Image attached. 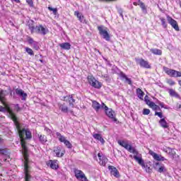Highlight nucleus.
<instances>
[{
	"instance_id": "obj_35",
	"label": "nucleus",
	"mask_w": 181,
	"mask_h": 181,
	"mask_svg": "<svg viewBox=\"0 0 181 181\" xmlns=\"http://www.w3.org/2000/svg\"><path fill=\"white\" fill-rule=\"evenodd\" d=\"M144 101H145L146 104H147V105H148V107H150L151 105L153 104V102L149 100V97H148V95L145 96Z\"/></svg>"
},
{
	"instance_id": "obj_45",
	"label": "nucleus",
	"mask_w": 181,
	"mask_h": 181,
	"mask_svg": "<svg viewBox=\"0 0 181 181\" xmlns=\"http://www.w3.org/2000/svg\"><path fill=\"white\" fill-rule=\"evenodd\" d=\"M155 115H158L159 118H163V113L162 112H156Z\"/></svg>"
},
{
	"instance_id": "obj_21",
	"label": "nucleus",
	"mask_w": 181,
	"mask_h": 181,
	"mask_svg": "<svg viewBox=\"0 0 181 181\" xmlns=\"http://www.w3.org/2000/svg\"><path fill=\"white\" fill-rule=\"evenodd\" d=\"M54 152L56 153V156H57V158H62V156H64V153H66V151L64 150L62 152V147L60 146L57 147L56 149L54 150Z\"/></svg>"
},
{
	"instance_id": "obj_10",
	"label": "nucleus",
	"mask_w": 181,
	"mask_h": 181,
	"mask_svg": "<svg viewBox=\"0 0 181 181\" xmlns=\"http://www.w3.org/2000/svg\"><path fill=\"white\" fill-rule=\"evenodd\" d=\"M98 29L100 36H103V39H105V40L110 41V34L107 29H104L103 25L98 27Z\"/></svg>"
},
{
	"instance_id": "obj_8",
	"label": "nucleus",
	"mask_w": 181,
	"mask_h": 181,
	"mask_svg": "<svg viewBox=\"0 0 181 181\" xmlns=\"http://www.w3.org/2000/svg\"><path fill=\"white\" fill-rule=\"evenodd\" d=\"M163 70L170 77H181V72L168 67H163Z\"/></svg>"
},
{
	"instance_id": "obj_44",
	"label": "nucleus",
	"mask_w": 181,
	"mask_h": 181,
	"mask_svg": "<svg viewBox=\"0 0 181 181\" xmlns=\"http://www.w3.org/2000/svg\"><path fill=\"white\" fill-rule=\"evenodd\" d=\"M167 83H168V84H169V86H175V81L172 79H168L167 81Z\"/></svg>"
},
{
	"instance_id": "obj_26",
	"label": "nucleus",
	"mask_w": 181,
	"mask_h": 181,
	"mask_svg": "<svg viewBox=\"0 0 181 181\" xmlns=\"http://www.w3.org/2000/svg\"><path fill=\"white\" fill-rule=\"evenodd\" d=\"M159 124L160 127H162V128H164V129L169 128V123L166 122V120L164 118L160 119L159 120Z\"/></svg>"
},
{
	"instance_id": "obj_18",
	"label": "nucleus",
	"mask_w": 181,
	"mask_h": 181,
	"mask_svg": "<svg viewBox=\"0 0 181 181\" xmlns=\"http://www.w3.org/2000/svg\"><path fill=\"white\" fill-rule=\"evenodd\" d=\"M108 169L109 170H110V173L111 175H113V176H115V177H119V172L118 171V170L117 169V168L112 166V165H109L108 166Z\"/></svg>"
},
{
	"instance_id": "obj_12",
	"label": "nucleus",
	"mask_w": 181,
	"mask_h": 181,
	"mask_svg": "<svg viewBox=\"0 0 181 181\" xmlns=\"http://www.w3.org/2000/svg\"><path fill=\"white\" fill-rule=\"evenodd\" d=\"M164 152H165V153H168V155L170 156L172 159H176V158H180V156L177 154H176L175 148L168 147L165 149H164Z\"/></svg>"
},
{
	"instance_id": "obj_4",
	"label": "nucleus",
	"mask_w": 181,
	"mask_h": 181,
	"mask_svg": "<svg viewBox=\"0 0 181 181\" xmlns=\"http://www.w3.org/2000/svg\"><path fill=\"white\" fill-rule=\"evenodd\" d=\"M87 78L90 86H91V87H93V88H97L98 90H99V88L103 87V83H101V82L95 79L93 76V75H88Z\"/></svg>"
},
{
	"instance_id": "obj_3",
	"label": "nucleus",
	"mask_w": 181,
	"mask_h": 181,
	"mask_svg": "<svg viewBox=\"0 0 181 181\" xmlns=\"http://www.w3.org/2000/svg\"><path fill=\"white\" fill-rule=\"evenodd\" d=\"M133 158L136 160V162L139 163V165H141L143 169H145L147 173H151V172H152V169H151V167H149L148 165H145V162L142 159V154L139 153L136 156H133Z\"/></svg>"
},
{
	"instance_id": "obj_33",
	"label": "nucleus",
	"mask_w": 181,
	"mask_h": 181,
	"mask_svg": "<svg viewBox=\"0 0 181 181\" xmlns=\"http://www.w3.org/2000/svg\"><path fill=\"white\" fill-rule=\"evenodd\" d=\"M151 52L153 53V54H156L158 56L162 55V50L160 49H151Z\"/></svg>"
},
{
	"instance_id": "obj_36",
	"label": "nucleus",
	"mask_w": 181,
	"mask_h": 181,
	"mask_svg": "<svg viewBox=\"0 0 181 181\" xmlns=\"http://www.w3.org/2000/svg\"><path fill=\"white\" fill-rule=\"evenodd\" d=\"M150 108H152L153 111H156V110H160V107L158 105H156L153 102V104L151 105Z\"/></svg>"
},
{
	"instance_id": "obj_17",
	"label": "nucleus",
	"mask_w": 181,
	"mask_h": 181,
	"mask_svg": "<svg viewBox=\"0 0 181 181\" xmlns=\"http://www.w3.org/2000/svg\"><path fill=\"white\" fill-rule=\"evenodd\" d=\"M47 166H49L51 169H54V170H57L59 169V164L57 163V160H49L47 162Z\"/></svg>"
},
{
	"instance_id": "obj_22",
	"label": "nucleus",
	"mask_w": 181,
	"mask_h": 181,
	"mask_svg": "<svg viewBox=\"0 0 181 181\" xmlns=\"http://www.w3.org/2000/svg\"><path fill=\"white\" fill-rule=\"evenodd\" d=\"M16 94L22 97V100H26V97H28V94H26L22 89H16Z\"/></svg>"
},
{
	"instance_id": "obj_1",
	"label": "nucleus",
	"mask_w": 181,
	"mask_h": 181,
	"mask_svg": "<svg viewBox=\"0 0 181 181\" xmlns=\"http://www.w3.org/2000/svg\"><path fill=\"white\" fill-rule=\"evenodd\" d=\"M16 129L18 130L19 136L21 138V144L23 149V153L24 156V172L25 175V181H30V175H29V160L28 158V148H26V142L25 141V136L26 139H30L32 138V133L28 129H22L21 124L18 122L16 117L13 119Z\"/></svg>"
},
{
	"instance_id": "obj_32",
	"label": "nucleus",
	"mask_w": 181,
	"mask_h": 181,
	"mask_svg": "<svg viewBox=\"0 0 181 181\" xmlns=\"http://www.w3.org/2000/svg\"><path fill=\"white\" fill-rule=\"evenodd\" d=\"M38 138H39V140H40V142H41V144H45V142H47V137H46V136L45 135H39L38 134Z\"/></svg>"
},
{
	"instance_id": "obj_6",
	"label": "nucleus",
	"mask_w": 181,
	"mask_h": 181,
	"mask_svg": "<svg viewBox=\"0 0 181 181\" xmlns=\"http://www.w3.org/2000/svg\"><path fill=\"white\" fill-rule=\"evenodd\" d=\"M104 110L107 117H108V118H110L112 121H113V122H117L115 112H114L112 109L108 108L107 105L104 107Z\"/></svg>"
},
{
	"instance_id": "obj_13",
	"label": "nucleus",
	"mask_w": 181,
	"mask_h": 181,
	"mask_svg": "<svg viewBox=\"0 0 181 181\" xmlns=\"http://www.w3.org/2000/svg\"><path fill=\"white\" fill-rule=\"evenodd\" d=\"M105 104L104 103H102L100 105L97 102L96 100H92V108L96 111V112H98L101 109L104 110V107H105Z\"/></svg>"
},
{
	"instance_id": "obj_37",
	"label": "nucleus",
	"mask_w": 181,
	"mask_h": 181,
	"mask_svg": "<svg viewBox=\"0 0 181 181\" xmlns=\"http://www.w3.org/2000/svg\"><path fill=\"white\" fill-rule=\"evenodd\" d=\"M28 28L30 29V30H31V33H35V25H33V23H28Z\"/></svg>"
},
{
	"instance_id": "obj_19",
	"label": "nucleus",
	"mask_w": 181,
	"mask_h": 181,
	"mask_svg": "<svg viewBox=\"0 0 181 181\" xmlns=\"http://www.w3.org/2000/svg\"><path fill=\"white\" fill-rule=\"evenodd\" d=\"M139 64L141 67H144V69H151V64L148 61H145L144 59H139Z\"/></svg>"
},
{
	"instance_id": "obj_51",
	"label": "nucleus",
	"mask_w": 181,
	"mask_h": 181,
	"mask_svg": "<svg viewBox=\"0 0 181 181\" xmlns=\"http://www.w3.org/2000/svg\"><path fill=\"white\" fill-rule=\"evenodd\" d=\"M15 108H16V111H19L21 110V107H19V105H16Z\"/></svg>"
},
{
	"instance_id": "obj_56",
	"label": "nucleus",
	"mask_w": 181,
	"mask_h": 181,
	"mask_svg": "<svg viewBox=\"0 0 181 181\" xmlns=\"http://www.w3.org/2000/svg\"><path fill=\"white\" fill-rule=\"evenodd\" d=\"M40 62L41 63H43V60H42V59H40Z\"/></svg>"
},
{
	"instance_id": "obj_53",
	"label": "nucleus",
	"mask_w": 181,
	"mask_h": 181,
	"mask_svg": "<svg viewBox=\"0 0 181 181\" xmlns=\"http://www.w3.org/2000/svg\"><path fill=\"white\" fill-rule=\"evenodd\" d=\"M11 1H14V2H16L17 4H19L21 2L20 0H11Z\"/></svg>"
},
{
	"instance_id": "obj_49",
	"label": "nucleus",
	"mask_w": 181,
	"mask_h": 181,
	"mask_svg": "<svg viewBox=\"0 0 181 181\" xmlns=\"http://www.w3.org/2000/svg\"><path fill=\"white\" fill-rule=\"evenodd\" d=\"M126 81H127L128 84H129L130 86L132 85V81H131V78H127Z\"/></svg>"
},
{
	"instance_id": "obj_57",
	"label": "nucleus",
	"mask_w": 181,
	"mask_h": 181,
	"mask_svg": "<svg viewBox=\"0 0 181 181\" xmlns=\"http://www.w3.org/2000/svg\"><path fill=\"white\" fill-rule=\"evenodd\" d=\"M0 142H2V138L0 137Z\"/></svg>"
},
{
	"instance_id": "obj_48",
	"label": "nucleus",
	"mask_w": 181,
	"mask_h": 181,
	"mask_svg": "<svg viewBox=\"0 0 181 181\" xmlns=\"http://www.w3.org/2000/svg\"><path fill=\"white\" fill-rule=\"evenodd\" d=\"M120 77L122 78H124L126 80V78H127L128 77L127 76V75L122 72L120 73Z\"/></svg>"
},
{
	"instance_id": "obj_29",
	"label": "nucleus",
	"mask_w": 181,
	"mask_h": 181,
	"mask_svg": "<svg viewBox=\"0 0 181 181\" xmlns=\"http://www.w3.org/2000/svg\"><path fill=\"white\" fill-rule=\"evenodd\" d=\"M74 15L76 16H77L78 21H80V22L83 23L84 22V16H83V14L78 11H75L74 12Z\"/></svg>"
},
{
	"instance_id": "obj_55",
	"label": "nucleus",
	"mask_w": 181,
	"mask_h": 181,
	"mask_svg": "<svg viewBox=\"0 0 181 181\" xmlns=\"http://www.w3.org/2000/svg\"><path fill=\"white\" fill-rule=\"evenodd\" d=\"M178 84L181 86V80L178 81Z\"/></svg>"
},
{
	"instance_id": "obj_20",
	"label": "nucleus",
	"mask_w": 181,
	"mask_h": 181,
	"mask_svg": "<svg viewBox=\"0 0 181 181\" xmlns=\"http://www.w3.org/2000/svg\"><path fill=\"white\" fill-rule=\"evenodd\" d=\"M37 33H40V35H46L47 33V30L42 25H38L35 27Z\"/></svg>"
},
{
	"instance_id": "obj_2",
	"label": "nucleus",
	"mask_w": 181,
	"mask_h": 181,
	"mask_svg": "<svg viewBox=\"0 0 181 181\" xmlns=\"http://www.w3.org/2000/svg\"><path fill=\"white\" fill-rule=\"evenodd\" d=\"M117 143L119 144V145H120V146H122L123 148H124V149H127V151L130 152V153H133L134 156H136L139 153L138 151L135 149V148L132 147V146L129 144L128 141L119 140Z\"/></svg>"
},
{
	"instance_id": "obj_27",
	"label": "nucleus",
	"mask_w": 181,
	"mask_h": 181,
	"mask_svg": "<svg viewBox=\"0 0 181 181\" xmlns=\"http://www.w3.org/2000/svg\"><path fill=\"white\" fill-rule=\"evenodd\" d=\"M59 46L64 50H70V49L71 48V45L69 42H64V43L59 44Z\"/></svg>"
},
{
	"instance_id": "obj_52",
	"label": "nucleus",
	"mask_w": 181,
	"mask_h": 181,
	"mask_svg": "<svg viewBox=\"0 0 181 181\" xmlns=\"http://www.w3.org/2000/svg\"><path fill=\"white\" fill-rule=\"evenodd\" d=\"M177 109H178V110H180V111H181V104H180V105L177 104Z\"/></svg>"
},
{
	"instance_id": "obj_28",
	"label": "nucleus",
	"mask_w": 181,
	"mask_h": 181,
	"mask_svg": "<svg viewBox=\"0 0 181 181\" xmlns=\"http://www.w3.org/2000/svg\"><path fill=\"white\" fill-rule=\"evenodd\" d=\"M59 110H61L62 112H64L65 114H67V112H69V107H67L66 104H61L59 105Z\"/></svg>"
},
{
	"instance_id": "obj_34",
	"label": "nucleus",
	"mask_w": 181,
	"mask_h": 181,
	"mask_svg": "<svg viewBox=\"0 0 181 181\" xmlns=\"http://www.w3.org/2000/svg\"><path fill=\"white\" fill-rule=\"evenodd\" d=\"M160 21H161V25L164 29H166L168 28V23H166V19L164 18H160Z\"/></svg>"
},
{
	"instance_id": "obj_47",
	"label": "nucleus",
	"mask_w": 181,
	"mask_h": 181,
	"mask_svg": "<svg viewBox=\"0 0 181 181\" xmlns=\"http://www.w3.org/2000/svg\"><path fill=\"white\" fill-rule=\"evenodd\" d=\"M158 104L160 107H161V108H165V110H168V107L165 106V103L162 102H159Z\"/></svg>"
},
{
	"instance_id": "obj_40",
	"label": "nucleus",
	"mask_w": 181,
	"mask_h": 181,
	"mask_svg": "<svg viewBox=\"0 0 181 181\" xmlns=\"http://www.w3.org/2000/svg\"><path fill=\"white\" fill-rule=\"evenodd\" d=\"M139 5L141 8L142 11H146V6H145V4L140 0L139 1Z\"/></svg>"
},
{
	"instance_id": "obj_30",
	"label": "nucleus",
	"mask_w": 181,
	"mask_h": 181,
	"mask_svg": "<svg viewBox=\"0 0 181 181\" xmlns=\"http://www.w3.org/2000/svg\"><path fill=\"white\" fill-rule=\"evenodd\" d=\"M136 94L137 97H139L140 100H144V95H145V93H144V91H142V90H141V88L136 89Z\"/></svg>"
},
{
	"instance_id": "obj_39",
	"label": "nucleus",
	"mask_w": 181,
	"mask_h": 181,
	"mask_svg": "<svg viewBox=\"0 0 181 181\" xmlns=\"http://www.w3.org/2000/svg\"><path fill=\"white\" fill-rule=\"evenodd\" d=\"M33 49H35V50H39V49H40V47L39 46V42L35 41L33 44Z\"/></svg>"
},
{
	"instance_id": "obj_11",
	"label": "nucleus",
	"mask_w": 181,
	"mask_h": 181,
	"mask_svg": "<svg viewBox=\"0 0 181 181\" xmlns=\"http://www.w3.org/2000/svg\"><path fill=\"white\" fill-rule=\"evenodd\" d=\"M167 21L168 23L172 26V28L175 29V30H176L177 32H179L180 28H179V25L177 24V21H176L170 16H167Z\"/></svg>"
},
{
	"instance_id": "obj_54",
	"label": "nucleus",
	"mask_w": 181,
	"mask_h": 181,
	"mask_svg": "<svg viewBox=\"0 0 181 181\" xmlns=\"http://www.w3.org/2000/svg\"><path fill=\"white\" fill-rule=\"evenodd\" d=\"M133 4H134V5L135 6H136L137 5H139V4H138V3H136V2H134Z\"/></svg>"
},
{
	"instance_id": "obj_7",
	"label": "nucleus",
	"mask_w": 181,
	"mask_h": 181,
	"mask_svg": "<svg viewBox=\"0 0 181 181\" xmlns=\"http://www.w3.org/2000/svg\"><path fill=\"white\" fill-rule=\"evenodd\" d=\"M74 173L75 175V177H76L78 180L88 181V180L87 179V177L86 176V174H84V173L81 170H78L75 168L74 169Z\"/></svg>"
},
{
	"instance_id": "obj_16",
	"label": "nucleus",
	"mask_w": 181,
	"mask_h": 181,
	"mask_svg": "<svg viewBox=\"0 0 181 181\" xmlns=\"http://www.w3.org/2000/svg\"><path fill=\"white\" fill-rule=\"evenodd\" d=\"M98 157L99 158V163L102 166H105L107 165V163L108 162V159L103 153H98Z\"/></svg>"
},
{
	"instance_id": "obj_9",
	"label": "nucleus",
	"mask_w": 181,
	"mask_h": 181,
	"mask_svg": "<svg viewBox=\"0 0 181 181\" xmlns=\"http://www.w3.org/2000/svg\"><path fill=\"white\" fill-rule=\"evenodd\" d=\"M57 136L59 141L63 142V144H64V145L68 147L69 149H71V148H73V145L71 144V143L66 139L64 136H62V134H60L59 132H57Z\"/></svg>"
},
{
	"instance_id": "obj_25",
	"label": "nucleus",
	"mask_w": 181,
	"mask_h": 181,
	"mask_svg": "<svg viewBox=\"0 0 181 181\" xmlns=\"http://www.w3.org/2000/svg\"><path fill=\"white\" fill-rule=\"evenodd\" d=\"M93 136L95 139H97V141H100V142H101L103 145H104V144H105V140H104V139L103 138L101 134H95L93 135Z\"/></svg>"
},
{
	"instance_id": "obj_24",
	"label": "nucleus",
	"mask_w": 181,
	"mask_h": 181,
	"mask_svg": "<svg viewBox=\"0 0 181 181\" xmlns=\"http://www.w3.org/2000/svg\"><path fill=\"white\" fill-rule=\"evenodd\" d=\"M6 90L0 89V101H1L2 104H5V103H6V100L5 99V95H6Z\"/></svg>"
},
{
	"instance_id": "obj_15",
	"label": "nucleus",
	"mask_w": 181,
	"mask_h": 181,
	"mask_svg": "<svg viewBox=\"0 0 181 181\" xmlns=\"http://www.w3.org/2000/svg\"><path fill=\"white\" fill-rule=\"evenodd\" d=\"M148 153L153 156V159L155 160H158V161H164V160H168L165 157L162 156V155H158L156 153L150 150L148 151Z\"/></svg>"
},
{
	"instance_id": "obj_31",
	"label": "nucleus",
	"mask_w": 181,
	"mask_h": 181,
	"mask_svg": "<svg viewBox=\"0 0 181 181\" xmlns=\"http://www.w3.org/2000/svg\"><path fill=\"white\" fill-rule=\"evenodd\" d=\"M169 94L171 97H175V98H180V95H178L176 91L173 89H169Z\"/></svg>"
},
{
	"instance_id": "obj_23",
	"label": "nucleus",
	"mask_w": 181,
	"mask_h": 181,
	"mask_svg": "<svg viewBox=\"0 0 181 181\" xmlns=\"http://www.w3.org/2000/svg\"><path fill=\"white\" fill-rule=\"evenodd\" d=\"M65 98L66 99V101H68L69 106L74 108V103H76V100L73 98V95L66 96Z\"/></svg>"
},
{
	"instance_id": "obj_38",
	"label": "nucleus",
	"mask_w": 181,
	"mask_h": 181,
	"mask_svg": "<svg viewBox=\"0 0 181 181\" xmlns=\"http://www.w3.org/2000/svg\"><path fill=\"white\" fill-rule=\"evenodd\" d=\"M25 52H27V53L28 54H30V56H34L35 54L33 53V49H30L29 47H25Z\"/></svg>"
},
{
	"instance_id": "obj_58",
	"label": "nucleus",
	"mask_w": 181,
	"mask_h": 181,
	"mask_svg": "<svg viewBox=\"0 0 181 181\" xmlns=\"http://www.w3.org/2000/svg\"><path fill=\"white\" fill-rule=\"evenodd\" d=\"M0 166H2V163H0Z\"/></svg>"
},
{
	"instance_id": "obj_5",
	"label": "nucleus",
	"mask_w": 181,
	"mask_h": 181,
	"mask_svg": "<svg viewBox=\"0 0 181 181\" xmlns=\"http://www.w3.org/2000/svg\"><path fill=\"white\" fill-rule=\"evenodd\" d=\"M3 105H4V107L0 105V112H8L9 118H11V119H13L16 117V115H15V113H13L12 109H11L9 105H7L6 102H5V103H3Z\"/></svg>"
},
{
	"instance_id": "obj_59",
	"label": "nucleus",
	"mask_w": 181,
	"mask_h": 181,
	"mask_svg": "<svg viewBox=\"0 0 181 181\" xmlns=\"http://www.w3.org/2000/svg\"><path fill=\"white\" fill-rule=\"evenodd\" d=\"M130 158H132V156H130Z\"/></svg>"
},
{
	"instance_id": "obj_43",
	"label": "nucleus",
	"mask_w": 181,
	"mask_h": 181,
	"mask_svg": "<svg viewBox=\"0 0 181 181\" xmlns=\"http://www.w3.org/2000/svg\"><path fill=\"white\" fill-rule=\"evenodd\" d=\"M27 42L29 43V45H33L35 41L33 40V38L28 37Z\"/></svg>"
},
{
	"instance_id": "obj_46",
	"label": "nucleus",
	"mask_w": 181,
	"mask_h": 181,
	"mask_svg": "<svg viewBox=\"0 0 181 181\" xmlns=\"http://www.w3.org/2000/svg\"><path fill=\"white\" fill-rule=\"evenodd\" d=\"M27 4H28V5L33 8V0H26Z\"/></svg>"
},
{
	"instance_id": "obj_14",
	"label": "nucleus",
	"mask_w": 181,
	"mask_h": 181,
	"mask_svg": "<svg viewBox=\"0 0 181 181\" xmlns=\"http://www.w3.org/2000/svg\"><path fill=\"white\" fill-rule=\"evenodd\" d=\"M154 169L158 172V173H163V172H166V167H165V165L160 163H156L154 164Z\"/></svg>"
},
{
	"instance_id": "obj_42",
	"label": "nucleus",
	"mask_w": 181,
	"mask_h": 181,
	"mask_svg": "<svg viewBox=\"0 0 181 181\" xmlns=\"http://www.w3.org/2000/svg\"><path fill=\"white\" fill-rule=\"evenodd\" d=\"M151 114V110L149 109L143 110V115H149Z\"/></svg>"
},
{
	"instance_id": "obj_41",
	"label": "nucleus",
	"mask_w": 181,
	"mask_h": 181,
	"mask_svg": "<svg viewBox=\"0 0 181 181\" xmlns=\"http://www.w3.org/2000/svg\"><path fill=\"white\" fill-rule=\"evenodd\" d=\"M49 11H50L51 12H52V13H54V15H57V8H53L52 7H48Z\"/></svg>"
},
{
	"instance_id": "obj_50",
	"label": "nucleus",
	"mask_w": 181,
	"mask_h": 181,
	"mask_svg": "<svg viewBox=\"0 0 181 181\" xmlns=\"http://www.w3.org/2000/svg\"><path fill=\"white\" fill-rule=\"evenodd\" d=\"M0 153H1V155H5V153H6V151H5V150L4 149H0Z\"/></svg>"
}]
</instances>
